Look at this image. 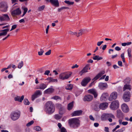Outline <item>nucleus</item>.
Wrapping results in <instances>:
<instances>
[{
    "label": "nucleus",
    "mask_w": 132,
    "mask_h": 132,
    "mask_svg": "<svg viewBox=\"0 0 132 132\" xmlns=\"http://www.w3.org/2000/svg\"><path fill=\"white\" fill-rule=\"evenodd\" d=\"M50 72V71L49 70H47L45 71L44 74L45 75H48Z\"/></svg>",
    "instance_id": "obj_55"
},
{
    "label": "nucleus",
    "mask_w": 132,
    "mask_h": 132,
    "mask_svg": "<svg viewBox=\"0 0 132 132\" xmlns=\"http://www.w3.org/2000/svg\"><path fill=\"white\" fill-rule=\"evenodd\" d=\"M47 87L46 85L44 83H43L40 84L38 88L37 89H44Z\"/></svg>",
    "instance_id": "obj_29"
},
{
    "label": "nucleus",
    "mask_w": 132,
    "mask_h": 132,
    "mask_svg": "<svg viewBox=\"0 0 132 132\" xmlns=\"http://www.w3.org/2000/svg\"><path fill=\"white\" fill-rule=\"evenodd\" d=\"M9 29L7 28L1 31L2 32L0 33V36H5L7 34V32L9 31Z\"/></svg>",
    "instance_id": "obj_28"
},
{
    "label": "nucleus",
    "mask_w": 132,
    "mask_h": 132,
    "mask_svg": "<svg viewBox=\"0 0 132 132\" xmlns=\"http://www.w3.org/2000/svg\"><path fill=\"white\" fill-rule=\"evenodd\" d=\"M121 108L122 111L124 112L127 113L129 111V109L128 106L125 103H123L122 104Z\"/></svg>",
    "instance_id": "obj_14"
},
{
    "label": "nucleus",
    "mask_w": 132,
    "mask_h": 132,
    "mask_svg": "<svg viewBox=\"0 0 132 132\" xmlns=\"http://www.w3.org/2000/svg\"><path fill=\"white\" fill-rule=\"evenodd\" d=\"M125 82L127 83H129L130 81V80L129 78H126L125 80Z\"/></svg>",
    "instance_id": "obj_58"
},
{
    "label": "nucleus",
    "mask_w": 132,
    "mask_h": 132,
    "mask_svg": "<svg viewBox=\"0 0 132 132\" xmlns=\"http://www.w3.org/2000/svg\"><path fill=\"white\" fill-rule=\"evenodd\" d=\"M130 93L129 91L125 92L123 94V99L124 101L127 102H129L130 99Z\"/></svg>",
    "instance_id": "obj_7"
},
{
    "label": "nucleus",
    "mask_w": 132,
    "mask_h": 132,
    "mask_svg": "<svg viewBox=\"0 0 132 132\" xmlns=\"http://www.w3.org/2000/svg\"><path fill=\"white\" fill-rule=\"evenodd\" d=\"M35 130L37 131H40L41 130L40 127L39 126H37L34 128Z\"/></svg>",
    "instance_id": "obj_49"
},
{
    "label": "nucleus",
    "mask_w": 132,
    "mask_h": 132,
    "mask_svg": "<svg viewBox=\"0 0 132 132\" xmlns=\"http://www.w3.org/2000/svg\"><path fill=\"white\" fill-rule=\"evenodd\" d=\"M57 126L59 128L61 129L62 126L61 124L60 123H58Z\"/></svg>",
    "instance_id": "obj_64"
},
{
    "label": "nucleus",
    "mask_w": 132,
    "mask_h": 132,
    "mask_svg": "<svg viewBox=\"0 0 132 132\" xmlns=\"http://www.w3.org/2000/svg\"><path fill=\"white\" fill-rule=\"evenodd\" d=\"M34 122V121L33 120H32L28 123L27 125L26 126L27 127H29L32 125Z\"/></svg>",
    "instance_id": "obj_46"
},
{
    "label": "nucleus",
    "mask_w": 132,
    "mask_h": 132,
    "mask_svg": "<svg viewBox=\"0 0 132 132\" xmlns=\"http://www.w3.org/2000/svg\"><path fill=\"white\" fill-rule=\"evenodd\" d=\"M93 99V96L90 95H87L84 96L83 100L84 101L89 102L91 101Z\"/></svg>",
    "instance_id": "obj_10"
},
{
    "label": "nucleus",
    "mask_w": 132,
    "mask_h": 132,
    "mask_svg": "<svg viewBox=\"0 0 132 132\" xmlns=\"http://www.w3.org/2000/svg\"><path fill=\"white\" fill-rule=\"evenodd\" d=\"M88 65H86L82 70L80 72L79 74L81 76H82L83 73L88 72Z\"/></svg>",
    "instance_id": "obj_21"
},
{
    "label": "nucleus",
    "mask_w": 132,
    "mask_h": 132,
    "mask_svg": "<svg viewBox=\"0 0 132 132\" xmlns=\"http://www.w3.org/2000/svg\"><path fill=\"white\" fill-rule=\"evenodd\" d=\"M110 117L114 119L115 118L114 116L111 114H103L102 115L101 118L103 121H105Z\"/></svg>",
    "instance_id": "obj_6"
},
{
    "label": "nucleus",
    "mask_w": 132,
    "mask_h": 132,
    "mask_svg": "<svg viewBox=\"0 0 132 132\" xmlns=\"http://www.w3.org/2000/svg\"><path fill=\"white\" fill-rule=\"evenodd\" d=\"M103 43V41L98 42L97 43V45L98 46H100Z\"/></svg>",
    "instance_id": "obj_57"
},
{
    "label": "nucleus",
    "mask_w": 132,
    "mask_h": 132,
    "mask_svg": "<svg viewBox=\"0 0 132 132\" xmlns=\"http://www.w3.org/2000/svg\"><path fill=\"white\" fill-rule=\"evenodd\" d=\"M10 20L7 14H3L2 16H0V20L1 21H8Z\"/></svg>",
    "instance_id": "obj_13"
},
{
    "label": "nucleus",
    "mask_w": 132,
    "mask_h": 132,
    "mask_svg": "<svg viewBox=\"0 0 132 132\" xmlns=\"http://www.w3.org/2000/svg\"><path fill=\"white\" fill-rule=\"evenodd\" d=\"M69 9V7L65 6H63L61 7L60 8L58 9V11L59 12H60L63 9Z\"/></svg>",
    "instance_id": "obj_35"
},
{
    "label": "nucleus",
    "mask_w": 132,
    "mask_h": 132,
    "mask_svg": "<svg viewBox=\"0 0 132 132\" xmlns=\"http://www.w3.org/2000/svg\"><path fill=\"white\" fill-rule=\"evenodd\" d=\"M17 25L16 24H15L13 25L12 26V28L10 30V31H12L14 29H15L17 27Z\"/></svg>",
    "instance_id": "obj_53"
},
{
    "label": "nucleus",
    "mask_w": 132,
    "mask_h": 132,
    "mask_svg": "<svg viewBox=\"0 0 132 132\" xmlns=\"http://www.w3.org/2000/svg\"><path fill=\"white\" fill-rule=\"evenodd\" d=\"M131 42H128L127 43H122L121 44V45L123 46H125L126 45H129L131 44Z\"/></svg>",
    "instance_id": "obj_40"
},
{
    "label": "nucleus",
    "mask_w": 132,
    "mask_h": 132,
    "mask_svg": "<svg viewBox=\"0 0 132 132\" xmlns=\"http://www.w3.org/2000/svg\"><path fill=\"white\" fill-rule=\"evenodd\" d=\"M125 120H126V121H128L129 120L130 121L132 122V117H130V118L129 119V118L127 117H125Z\"/></svg>",
    "instance_id": "obj_51"
},
{
    "label": "nucleus",
    "mask_w": 132,
    "mask_h": 132,
    "mask_svg": "<svg viewBox=\"0 0 132 132\" xmlns=\"http://www.w3.org/2000/svg\"><path fill=\"white\" fill-rule=\"evenodd\" d=\"M20 113L13 112L11 114L10 117L13 120L15 121L18 119L20 116Z\"/></svg>",
    "instance_id": "obj_4"
},
{
    "label": "nucleus",
    "mask_w": 132,
    "mask_h": 132,
    "mask_svg": "<svg viewBox=\"0 0 132 132\" xmlns=\"http://www.w3.org/2000/svg\"><path fill=\"white\" fill-rule=\"evenodd\" d=\"M57 105L59 108V114L61 115L63 114L65 112V110L64 108L61 107V105L60 104H57Z\"/></svg>",
    "instance_id": "obj_20"
},
{
    "label": "nucleus",
    "mask_w": 132,
    "mask_h": 132,
    "mask_svg": "<svg viewBox=\"0 0 132 132\" xmlns=\"http://www.w3.org/2000/svg\"><path fill=\"white\" fill-rule=\"evenodd\" d=\"M51 50H49L48 51L45 53V55H50L51 53Z\"/></svg>",
    "instance_id": "obj_54"
},
{
    "label": "nucleus",
    "mask_w": 132,
    "mask_h": 132,
    "mask_svg": "<svg viewBox=\"0 0 132 132\" xmlns=\"http://www.w3.org/2000/svg\"><path fill=\"white\" fill-rule=\"evenodd\" d=\"M128 124V122L127 121L125 122H123L122 123V124L123 125L125 126L127 125Z\"/></svg>",
    "instance_id": "obj_61"
},
{
    "label": "nucleus",
    "mask_w": 132,
    "mask_h": 132,
    "mask_svg": "<svg viewBox=\"0 0 132 132\" xmlns=\"http://www.w3.org/2000/svg\"><path fill=\"white\" fill-rule=\"evenodd\" d=\"M72 73L70 72H64L59 75V78L62 80H65L69 78L71 76Z\"/></svg>",
    "instance_id": "obj_3"
},
{
    "label": "nucleus",
    "mask_w": 132,
    "mask_h": 132,
    "mask_svg": "<svg viewBox=\"0 0 132 132\" xmlns=\"http://www.w3.org/2000/svg\"><path fill=\"white\" fill-rule=\"evenodd\" d=\"M73 102H72L69 103L68 105V109L69 110H71L73 106Z\"/></svg>",
    "instance_id": "obj_33"
},
{
    "label": "nucleus",
    "mask_w": 132,
    "mask_h": 132,
    "mask_svg": "<svg viewBox=\"0 0 132 132\" xmlns=\"http://www.w3.org/2000/svg\"><path fill=\"white\" fill-rule=\"evenodd\" d=\"M54 91V89L52 88H49L45 90L44 92V93L50 94L52 93Z\"/></svg>",
    "instance_id": "obj_25"
},
{
    "label": "nucleus",
    "mask_w": 132,
    "mask_h": 132,
    "mask_svg": "<svg viewBox=\"0 0 132 132\" xmlns=\"http://www.w3.org/2000/svg\"><path fill=\"white\" fill-rule=\"evenodd\" d=\"M46 80L49 81V82H57V79H54L52 78L49 77H48L46 79Z\"/></svg>",
    "instance_id": "obj_32"
},
{
    "label": "nucleus",
    "mask_w": 132,
    "mask_h": 132,
    "mask_svg": "<svg viewBox=\"0 0 132 132\" xmlns=\"http://www.w3.org/2000/svg\"><path fill=\"white\" fill-rule=\"evenodd\" d=\"M108 104L106 102L102 103L99 105V108L102 110H104L108 106Z\"/></svg>",
    "instance_id": "obj_18"
},
{
    "label": "nucleus",
    "mask_w": 132,
    "mask_h": 132,
    "mask_svg": "<svg viewBox=\"0 0 132 132\" xmlns=\"http://www.w3.org/2000/svg\"><path fill=\"white\" fill-rule=\"evenodd\" d=\"M128 53L129 57H131V50L130 48H129L128 50Z\"/></svg>",
    "instance_id": "obj_47"
},
{
    "label": "nucleus",
    "mask_w": 132,
    "mask_h": 132,
    "mask_svg": "<svg viewBox=\"0 0 132 132\" xmlns=\"http://www.w3.org/2000/svg\"><path fill=\"white\" fill-rule=\"evenodd\" d=\"M99 105V104L98 103H96L95 105V106L94 107V108L95 110H97L99 109V108H98Z\"/></svg>",
    "instance_id": "obj_43"
},
{
    "label": "nucleus",
    "mask_w": 132,
    "mask_h": 132,
    "mask_svg": "<svg viewBox=\"0 0 132 132\" xmlns=\"http://www.w3.org/2000/svg\"><path fill=\"white\" fill-rule=\"evenodd\" d=\"M24 104L25 105H29V104L30 102L28 101V100L27 99L25 98L23 101Z\"/></svg>",
    "instance_id": "obj_42"
},
{
    "label": "nucleus",
    "mask_w": 132,
    "mask_h": 132,
    "mask_svg": "<svg viewBox=\"0 0 132 132\" xmlns=\"http://www.w3.org/2000/svg\"><path fill=\"white\" fill-rule=\"evenodd\" d=\"M118 65L120 66L121 67L122 66V62L121 61H119L118 62Z\"/></svg>",
    "instance_id": "obj_56"
},
{
    "label": "nucleus",
    "mask_w": 132,
    "mask_h": 132,
    "mask_svg": "<svg viewBox=\"0 0 132 132\" xmlns=\"http://www.w3.org/2000/svg\"><path fill=\"white\" fill-rule=\"evenodd\" d=\"M54 118L55 119L57 120H59L61 118V117L60 116L59 114H55L54 116Z\"/></svg>",
    "instance_id": "obj_44"
},
{
    "label": "nucleus",
    "mask_w": 132,
    "mask_h": 132,
    "mask_svg": "<svg viewBox=\"0 0 132 132\" xmlns=\"http://www.w3.org/2000/svg\"><path fill=\"white\" fill-rule=\"evenodd\" d=\"M117 97V94L116 92H114L112 93L109 97V100L110 101H111L113 100L116 99Z\"/></svg>",
    "instance_id": "obj_11"
},
{
    "label": "nucleus",
    "mask_w": 132,
    "mask_h": 132,
    "mask_svg": "<svg viewBox=\"0 0 132 132\" xmlns=\"http://www.w3.org/2000/svg\"><path fill=\"white\" fill-rule=\"evenodd\" d=\"M98 87L101 89L103 90L108 87V85L106 83L101 82L99 84Z\"/></svg>",
    "instance_id": "obj_17"
},
{
    "label": "nucleus",
    "mask_w": 132,
    "mask_h": 132,
    "mask_svg": "<svg viewBox=\"0 0 132 132\" xmlns=\"http://www.w3.org/2000/svg\"><path fill=\"white\" fill-rule=\"evenodd\" d=\"M45 107V111L48 114H51L54 112L55 107L52 102L48 101L47 102Z\"/></svg>",
    "instance_id": "obj_2"
},
{
    "label": "nucleus",
    "mask_w": 132,
    "mask_h": 132,
    "mask_svg": "<svg viewBox=\"0 0 132 132\" xmlns=\"http://www.w3.org/2000/svg\"><path fill=\"white\" fill-rule=\"evenodd\" d=\"M51 4L54 6L58 7L59 6V3L58 0H49Z\"/></svg>",
    "instance_id": "obj_22"
},
{
    "label": "nucleus",
    "mask_w": 132,
    "mask_h": 132,
    "mask_svg": "<svg viewBox=\"0 0 132 132\" xmlns=\"http://www.w3.org/2000/svg\"><path fill=\"white\" fill-rule=\"evenodd\" d=\"M91 80V78L89 77L85 78L81 82V85L83 86H85Z\"/></svg>",
    "instance_id": "obj_8"
},
{
    "label": "nucleus",
    "mask_w": 132,
    "mask_h": 132,
    "mask_svg": "<svg viewBox=\"0 0 132 132\" xmlns=\"http://www.w3.org/2000/svg\"><path fill=\"white\" fill-rule=\"evenodd\" d=\"M24 96L22 95L20 98V96H17L14 97V100L15 101H18L20 102H21L24 99Z\"/></svg>",
    "instance_id": "obj_26"
},
{
    "label": "nucleus",
    "mask_w": 132,
    "mask_h": 132,
    "mask_svg": "<svg viewBox=\"0 0 132 132\" xmlns=\"http://www.w3.org/2000/svg\"><path fill=\"white\" fill-rule=\"evenodd\" d=\"M0 7L1 8L3 9V10L1 11L4 12L6 11V10H7V4H4L2 3H0Z\"/></svg>",
    "instance_id": "obj_23"
},
{
    "label": "nucleus",
    "mask_w": 132,
    "mask_h": 132,
    "mask_svg": "<svg viewBox=\"0 0 132 132\" xmlns=\"http://www.w3.org/2000/svg\"><path fill=\"white\" fill-rule=\"evenodd\" d=\"M123 113L122 111L120 110H118L117 111V117L119 118L122 117Z\"/></svg>",
    "instance_id": "obj_30"
},
{
    "label": "nucleus",
    "mask_w": 132,
    "mask_h": 132,
    "mask_svg": "<svg viewBox=\"0 0 132 132\" xmlns=\"http://www.w3.org/2000/svg\"><path fill=\"white\" fill-rule=\"evenodd\" d=\"M119 106L118 101L117 100H115L112 102L110 105V107L112 109L114 110L117 109Z\"/></svg>",
    "instance_id": "obj_5"
},
{
    "label": "nucleus",
    "mask_w": 132,
    "mask_h": 132,
    "mask_svg": "<svg viewBox=\"0 0 132 132\" xmlns=\"http://www.w3.org/2000/svg\"><path fill=\"white\" fill-rule=\"evenodd\" d=\"M40 51H38V55L39 56L42 55L43 53L44 52V51L42 48H40Z\"/></svg>",
    "instance_id": "obj_41"
},
{
    "label": "nucleus",
    "mask_w": 132,
    "mask_h": 132,
    "mask_svg": "<svg viewBox=\"0 0 132 132\" xmlns=\"http://www.w3.org/2000/svg\"><path fill=\"white\" fill-rule=\"evenodd\" d=\"M113 67L114 69L119 68V67L118 66H117L116 64L113 65Z\"/></svg>",
    "instance_id": "obj_63"
},
{
    "label": "nucleus",
    "mask_w": 132,
    "mask_h": 132,
    "mask_svg": "<svg viewBox=\"0 0 132 132\" xmlns=\"http://www.w3.org/2000/svg\"><path fill=\"white\" fill-rule=\"evenodd\" d=\"M115 49L117 51H119L121 50V48L119 46H116L115 47Z\"/></svg>",
    "instance_id": "obj_60"
},
{
    "label": "nucleus",
    "mask_w": 132,
    "mask_h": 132,
    "mask_svg": "<svg viewBox=\"0 0 132 132\" xmlns=\"http://www.w3.org/2000/svg\"><path fill=\"white\" fill-rule=\"evenodd\" d=\"M23 62L22 61H21L19 64L18 68L19 69L21 68L23 65Z\"/></svg>",
    "instance_id": "obj_45"
},
{
    "label": "nucleus",
    "mask_w": 132,
    "mask_h": 132,
    "mask_svg": "<svg viewBox=\"0 0 132 132\" xmlns=\"http://www.w3.org/2000/svg\"><path fill=\"white\" fill-rule=\"evenodd\" d=\"M109 128L108 127H105L104 128V130L106 132H109Z\"/></svg>",
    "instance_id": "obj_62"
},
{
    "label": "nucleus",
    "mask_w": 132,
    "mask_h": 132,
    "mask_svg": "<svg viewBox=\"0 0 132 132\" xmlns=\"http://www.w3.org/2000/svg\"><path fill=\"white\" fill-rule=\"evenodd\" d=\"M104 73L105 71H104L100 72L97 75L93 80H97Z\"/></svg>",
    "instance_id": "obj_24"
},
{
    "label": "nucleus",
    "mask_w": 132,
    "mask_h": 132,
    "mask_svg": "<svg viewBox=\"0 0 132 132\" xmlns=\"http://www.w3.org/2000/svg\"><path fill=\"white\" fill-rule=\"evenodd\" d=\"M42 94L41 91L39 90H36L35 93L34 94L32 95L31 96L32 100L34 101L35 98H37L39 96Z\"/></svg>",
    "instance_id": "obj_9"
},
{
    "label": "nucleus",
    "mask_w": 132,
    "mask_h": 132,
    "mask_svg": "<svg viewBox=\"0 0 132 132\" xmlns=\"http://www.w3.org/2000/svg\"><path fill=\"white\" fill-rule=\"evenodd\" d=\"M130 87L131 86L128 85H125L123 88V91H125L126 89H128L129 90H130L131 89Z\"/></svg>",
    "instance_id": "obj_34"
},
{
    "label": "nucleus",
    "mask_w": 132,
    "mask_h": 132,
    "mask_svg": "<svg viewBox=\"0 0 132 132\" xmlns=\"http://www.w3.org/2000/svg\"><path fill=\"white\" fill-rule=\"evenodd\" d=\"M108 93H103L101 96L100 100L102 101H105L106 100V98L108 97Z\"/></svg>",
    "instance_id": "obj_19"
},
{
    "label": "nucleus",
    "mask_w": 132,
    "mask_h": 132,
    "mask_svg": "<svg viewBox=\"0 0 132 132\" xmlns=\"http://www.w3.org/2000/svg\"><path fill=\"white\" fill-rule=\"evenodd\" d=\"M102 57H100L98 55H95L93 57V59L94 60H97V61L101 60L103 59Z\"/></svg>",
    "instance_id": "obj_31"
},
{
    "label": "nucleus",
    "mask_w": 132,
    "mask_h": 132,
    "mask_svg": "<svg viewBox=\"0 0 132 132\" xmlns=\"http://www.w3.org/2000/svg\"><path fill=\"white\" fill-rule=\"evenodd\" d=\"M60 130L61 132H67L66 129L63 127L61 128Z\"/></svg>",
    "instance_id": "obj_50"
},
{
    "label": "nucleus",
    "mask_w": 132,
    "mask_h": 132,
    "mask_svg": "<svg viewBox=\"0 0 132 132\" xmlns=\"http://www.w3.org/2000/svg\"><path fill=\"white\" fill-rule=\"evenodd\" d=\"M82 111L81 110L76 111L73 112L71 115L72 117L80 116L82 114Z\"/></svg>",
    "instance_id": "obj_15"
},
{
    "label": "nucleus",
    "mask_w": 132,
    "mask_h": 132,
    "mask_svg": "<svg viewBox=\"0 0 132 132\" xmlns=\"http://www.w3.org/2000/svg\"><path fill=\"white\" fill-rule=\"evenodd\" d=\"M79 66L76 64L72 66L71 67V68L72 69H74L75 68H77Z\"/></svg>",
    "instance_id": "obj_59"
},
{
    "label": "nucleus",
    "mask_w": 132,
    "mask_h": 132,
    "mask_svg": "<svg viewBox=\"0 0 132 132\" xmlns=\"http://www.w3.org/2000/svg\"><path fill=\"white\" fill-rule=\"evenodd\" d=\"M68 123L71 128H76L80 126V121L78 118H72L68 120Z\"/></svg>",
    "instance_id": "obj_1"
},
{
    "label": "nucleus",
    "mask_w": 132,
    "mask_h": 132,
    "mask_svg": "<svg viewBox=\"0 0 132 132\" xmlns=\"http://www.w3.org/2000/svg\"><path fill=\"white\" fill-rule=\"evenodd\" d=\"M73 88V86L71 84L68 85L67 87H65V89L67 90H71Z\"/></svg>",
    "instance_id": "obj_38"
},
{
    "label": "nucleus",
    "mask_w": 132,
    "mask_h": 132,
    "mask_svg": "<svg viewBox=\"0 0 132 132\" xmlns=\"http://www.w3.org/2000/svg\"><path fill=\"white\" fill-rule=\"evenodd\" d=\"M69 33L72 35H75L77 36V32H73L71 31L69 32Z\"/></svg>",
    "instance_id": "obj_52"
},
{
    "label": "nucleus",
    "mask_w": 132,
    "mask_h": 132,
    "mask_svg": "<svg viewBox=\"0 0 132 132\" xmlns=\"http://www.w3.org/2000/svg\"><path fill=\"white\" fill-rule=\"evenodd\" d=\"M45 6L44 5H43L42 6L39 7L38 9V10L39 11H42V10H44V9L45 8Z\"/></svg>",
    "instance_id": "obj_39"
},
{
    "label": "nucleus",
    "mask_w": 132,
    "mask_h": 132,
    "mask_svg": "<svg viewBox=\"0 0 132 132\" xmlns=\"http://www.w3.org/2000/svg\"><path fill=\"white\" fill-rule=\"evenodd\" d=\"M53 98L56 100H57V99H60L61 100V98L60 97L57 96H53Z\"/></svg>",
    "instance_id": "obj_48"
},
{
    "label": "nucleus",
    "mask_w": 132,
    "mask_h": 132,
    "mask_svg": "<svg viewBox=\"0 0 132 132\" xmlns=\"http://www.w3.org/2000/svg\"><path fill=\"white\" fill-rule=\"evenodd\" d=\"M84 30H79V32L78 33V34H77V37H78L79 36H81L84 33Z\"/></svg>",
    "instance_id": "obj_36"
},
{
    "label": "nucleus",
    "mask_w": 132,
    "mask_h": 132,
    "mask_svg": "<svg viewBox=\"0 0 132 132\" xmlns=\"http://www.w3.org/2000/svg\"><path fill=\"white\" fill-rule=\"evenodd\" d=\"M9 29L7 28L1 31L2 32L0 33V36H5L7 34V32L9 31Z\"/></svg>",
    "instance_id": "obj_27"
},
{
    "label": "nucleus",
    "mask_w": 132,
    "mask_h": 132,
    "mask_svg": "<svg viewBox=\"0 0 132 132\" xmlns=\"http://www.w3.org/2000/svg\"><path fill=\"white\" fill-rule=\"evenodd\" d=\"M21 12L19 8H18L13 11L11 12L12 15L14 16L16 15H19L21 14Z\"/></svg>",
    "instance_id": "obj_16"
},
{
    "label": "nucleus",
    "mask_w": 132,
    "mask_h": 132,
    "mask_svg": "<svg viewBox=\"0 0 132 132\" xmlns=\"http://www.w3.org/2000/svg\"><path fill=\"white\" fill-rule=\"evenodd\" d=\"M64 2L65 3L69 5H72L74 3V2H71L69 1L65 0L64 1Z\"/></svg>",
    "instance_id": "obj_37"
},
{
    "label": "nucleus",
    "mask_w": 132,
    "mask_h": 132,
    "mask_svg": "<svg viewBox=\"0 0 132 132\" xmlns=\"http://www.w3.org/2000/svg\"><path fill=\"white\" fill-rule=\"evenodd\" d=\"M88 93L92 94L94 95L95 98L98 95L97 92L95 89H92L88 90Z\"/></svg>",
    "instance_id": "obj_12"
}]
</instances>
